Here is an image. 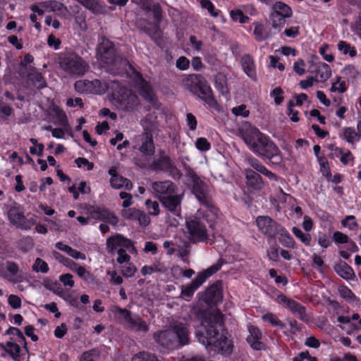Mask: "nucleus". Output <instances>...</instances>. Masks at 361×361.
<instances>
[{
    "label": "nucleus",
    "instance_id": "2",
    "mask_svg": "<svg viewBox=\"0 0 361 361\" xmlns=\"http://www.w3.org/2000/svg\"><path fill=\"white\" fill-rule=\"evenodd\" d=\"M239 134L255 154L266 157L275 163L281 161L282 158L280 156L281 151L279 147L256 127L245 123L239 128Z\"/></svg>",
    "mask_w": 361,
    "mask_h": 361
},
{
    "label": "nucleus",
    "instance_id": "35",
    "mask_svg": "<svg viewBox=\"0 0 361 361\" xmlns=\"http://www.w3.org/2000/svg\"><path fill=\"white\" fill-rule=\"evenodd\" d=\"M110 184L114 189H121L124 188L127 190H130L133 186L131 182L128 179L120 175L117 177L113 178V179H110Z\"/></svg>",
    "mask_w": 361,
    "mask_h": 361
},
{
    "label": "nucleus",
    "instance_id": "41",
    "mask_svg": "<svg viewBox=\"0 0 361 361\" xmlns=\"http://www.w3.org/2000/svg\"><path fill=\"white\" fill-rule=\"evenodd\" d=\"M280 235L279 242L284 246L288 247H293L294 241L288 231L282 226V231L279 232Z\"/></svg>",
    "mask_w": 361,
    "mask_h": 361
},
{
    "label": "nucleus",
    "instance_id": "56",
    "mask_svg": "<svg viewBox=\"0 0 361 361\" xmlns=\"http://www.w3.org/2000/svg\"><path fill=\"white\" fill-rule=\"evenodd\" d=\"M75 163L78 168L86 169L87 171H91L94 168V164L89 161L84 157H78L75 160Z\"/></svg>",
    "mask_w": 361,
    "mask_h": 361
},
{
    "label": "nucleus",
    "instance_id": "19",
    "mask_svg": "<svg viewBox=\"0 0 361 361\" xmlns=\"http://www.w3.org/2000/svg\"><path fill=\"white\" fill-rule=\"evenodd\" d=\"M159 118L164 120L166 126L162 124V128L166 130L168 137L174 140L176 134V119L171 111L167 109H162L159 113Z\"/></svg>",
    "mask_w": 361,
    "mask_h": 361
},
{
    "label": "nucleus",
    "instance_id": "59",
    "mask_svg": "<svg viewBox=\"0 0 361 361\" xmlns=\"http://www.w3.org/2000/svg\"><path fill=\"white\" fill-rule=\"evenodd\" d=\"M232 113L236 116H240L243 118L247 117L250 114V111L247 110L245 104H241L233 108Z\"/></svg>",
    "mask_w": 361,
    "mask_h": 361
},
{
    "label": "nucleus",
    "instance_id": "54",
    "mask_svg": "<svg viewBox=\"0 0 361 361\" xmlns=\"http://www.w3.org/2000/svg\"><path fill=\"white\" fill-rule=\"evenodd\" d=\"M44 3L46 4L47 12L62 11L64 8L63 5L56 1H44Z\"/></svg>",
    "mask_w": 361,
    "mask_h": 361
},
{
    "label": "nucleus",
    "instance_id": "42",
    "mask_svg": "<svg viewBox=\"0 0 361 361\" xmlns=\"http://www.w3.org/2000/svg\"><path fill=\"white\" fill-rule=\"evenodd\" d=\"M215 87L221 93L226 94L228 89L226 87V77L223 74H218L214 80Z\"/></svg>",
    "mask_w": 361,
    "mask_h": 361
},
{
    "label": "nucleus",
    "instance_id": "45",
    "mask_svg": "<svg viewBox=\"0 0 361 361\" xmlns=\"http://www.w3.org/2000/svg\"><path fill=\"white\" fill-rule=\"evenodd\" d=\"M254 35L257 41L262 42L267 39V34L262 23H256L254 30Z\"/></svg>",
    "mask_w": 361,
    "mask_h": 361
},
{
    "label": "nucleus",
    "instance_id": "32",
    "mask_svg": "<svg viewBox=\"0 0 361 361\" xmlns=\"http://www.w3.org/2000/svg\"><path fill=\"white\" fill-rule=\"evenodd\" d=\"M276 14H279L281 16L290 18L293 15V11L291 8L282 1H277L274 4L271 6V11Z\"/></svg>",
    "mask_w": 361,
    "mask_h": 361
},
{
    "label": "nucleus",
    "instance_id": "60",
    "mask_svg": "<svg viewBox=\"0 0 361 361\" xmlns=\"http://www.w3.org/2000/svg\"><path fill=\"white\" fill-rule=\"evenodd\" d=\"M248 330L250 332V336H247V341H252V340L261 338L262 334L257 327L255 326H250Z\"/></svg>",
    "mask_w": 361,
    "mask_h": 361
},
{
    "label": "nucleus",
    "instance_id": "16",
    "mask_svg": "<svg viewBox=\"0 0 361 361\" xmlns=\"http://www.w3.org/2000/svg\"><path fill=\"white\" fill-rule=\"evenodd\" d=\"M8 217L13 225L23 230L30 229L36 223L33 219H27L23 213L16 208L9 209Z\"/></svg>",
    "mask_w": 361,
    "mask_h": 361
},
{
    "label": "nucleus",
    "instance_id": "15",
    "mask_svg": "<svg viewBox=\"0 0 361 361\" xmlns=\"http://www.w3.org/2000/svg\"><path fill=\"white\" fill-rule=\"evenodd\" d=\"M106 246L109 252H118L125 249L129 252H135L132 242L119 234L109 238L106 241Z\"/></svg>",
    "mask_w": 361,
    "mask_h": 361
},
{
    "label": "nucleus",
    "instance_id": "62",
    "mask_svg": "<svg viewBox=\"0 0 361 361\" xmlns=\"http://www.w3.org/2000/svg\"><path fill=\"white\" fill-rule=\"evenodd\" d=\"M201 6L202 8H206L213 17L219 16V12L215 11L214 6L209 0H202Z\"/></svg>",
    "mask_w": 361,
    "mask_h": 361
},
{
    "label": "nucleus",
    "instance_id": "58",
    "mask_svg": "<svg viewBox=\"0 0 361 361\" xmlns=\"http://www.w3.org/2000/svg\"><path fill=\"white\" fill-rule=\"evenodd\" d=\"M136 271L135 267L131 263H126L121 267V272L126 277L133 276Z\"/></svg>",
    "mask_w": 361,
    "mask_h": 361
},
{
    "label": "nucleus",
    "instance_id": "48",
    "mask_svg": "<svg viewBox=\"0 0 361 361\" xmlns=\"http://www.w3.org/2000/svg\"><path fill=\"white\" fill-rule=\"evenodd\" d=\"M157 18L156 14L154 15V22L152 23H148L144 27L145 32L152 37L154 40L157 39V32L158 31Z\"/></svg>",
    "mask_w": 361,
    "mask_h": 361
},
{
    "label": "nucleus",
    "instance_id": "14",
    "mask_svg": "<svg viewBox=\"0 0 361 361\" xmlns=\"http://www.w3.org/2000/svg\"><path fill=\"white\" fill-rule=\"evenodd\" d=\"M1 347L15 361H27L28 359V351L25 343L21 344L11 338L10 341L2 345Z\"/></svg>",
    "mask_w": 361,
    "mask_h": 361
},
{
    "label": "nucleus",
    "instance_id": "34",
    "mask_svg": "<svg viewBox=\"0 0 361 361\" xmlns=\"http://www.w3.org/2000/svg\"><path fill=\"white\" fill-rule=\"evenodd\" d=\"M125 327L135 331H146L147 330L145 322L137 316H133Z\"/></svg>",
    "mask_w": 361,
    "mask_h": 361
},
{
    "label": "nucleus",
    "instance_id": "28",
    "mask_svg": "<svg viewBox=\"0 0 361 361\" xmlns=\"http://www.w3.org/2000/svg\"><path fill=\"white\" fill-rule=\"evenodd\" d=\"M87 9L94 14H102L105 13V6L98 0H77Z\"/></svg>",
    "mask_w": 361,
    "mask_h": 361
},
{
    "label": "nucleus",
    "instance_id": "27",
    "mask_svg": "<svg viewBox=\"0 0 361 361\" xmlns=\"http://www.w3.org/2000/svg\"><path fill=\"white\" fill-rule=\"evenodd\" d=\"M205 281L204 276H198L187 286L181 288V295L183 298H190L193 293Z\"/></svg>",
    "mask_w": 361,
    "mask_h": 361
},
{
    "label": "nucleus",
    "instance_id": "26",
    "mask_svg": "<svg viewBox=\"0 0 361 361\" xmlns=\"http://www.w3.org/2000/svg\"><path fill=\"white\" fill-rule=\"evenodd\" d=\"M334 269L338 275L345 280H352L355 277L353 269L346 262L342 260L336 263Z\"/></svg>",
    "mask_w": 361,
    "mask_h": 361
},
{
    "label": "nucleus",
    "instance_id": "18",
    "mask_svg": "<svg viewBox=\"0 0 361 361\" xmlns=\"http://www.w3.org/2000/svg\"><path fill=\"white\" fill-rule=\"evenodd\" d=\"M223 299L221 284L216 283L210 286L202 295V300L209 305H217Z\"/></svg>",
    "mask_w": 361,
    "mask_h": 361
},
{
    "label": "nucleus",
    "instance_id": "57",
    "mask_svg": "<svg viewBox=\"0 0 361 361\" xmlns=\"http://www.w3.org/2000/svg\"><path fill=\"white\" fill-rule=\"evenodd\" d=\"M231 17L233 20L238 21L240 23H245L249 19V18L247 16H245L243 11L240 10L231 11Z\"/></svg>",
    "mask_w": 361,
    "mask_h": 361
},
{
    "label": "nucleus",
    "instance_id": "39",
    "mask_svg": "<svg viewBox=\"0 0 361 361\" xmlns=\"http://www.w3.org/2000/svg\"><path fill=\"white\" fill-rule=\"evenodd\" d=\"M286 17L281 16L279 14L271 12L269 15V19L271 23V26L274 29H279V30L285 25Z\"/></svg>",
    "mask_w": 361,
    "mask_h": 361
},
{
    "label": "nucleus",
    "instance_id": "46",
    "mask_svg": "<svg viewBox=\"0 0 361 361\" xmlns=\"http://www.w3.org/2000/svg\"><path fill=\"white\" fill-rule=\"evenodd\" d=\"M338 49L339 51H341L343 54H349V55L351 57H354L357 54V51L355 49V47H351L349 44L344 41H340L338 44Z\"/></svg>",
    "mask_w": 361,
    "mask_h": 361
},
{
    "label": "nucleus",
    "instance_id": "55",
    "mask_svg": "<svg viewBox=\"0 0 361 361\" xmlns=\"http://www.w3.org/2000/svg\"><path fill=\"white\" fill-rule=\"evenodd\" d=\"M132 361H157V357L148 353H139L134 355Z\"/></svg>",
    "mask_w": 361,
    "mask_h": 361
},
{
    "label": "nucleus",
    "instance_id": "31",
    "mask_svg": "<svg viewBox=\"0 0 361 361\" xmlns=\"http://www.w3.org/2000/svg\"><path fill=\"white\" fill-rule=\"evenodd\" d=\"M55 246L57 249L66 252L73 259L82 260L86 259V255L85 253L73 249L71 246L64 244L62 242L56 243Z\"/></svg>",
    "mask_w": 361,
    "mask_h": 361
},
{
    "label": "nucleus",
    "instance_id": "64",
    "mask_svg": "<svg viewBox=\"0 0 361 361\" xmlns=\"http://www.w3.org/2000/svg\"><path fill=\"white\" fill-rule=\"evenodd\" d=\"M282 94L283 91L281 87H276L271 91L270 94L272 97H274L276 104L279 105L282 103L283 100Z\"/></svg>",
    "mask_w": 361,
    "mask_h": 361
},
{
    "label": "nucleus",
    "instance_id": "17",
    "mask_svg": "<svg viewBox=\"0 0 361 361\" xmlns=\"http://www.w3.org/2000/svg\"><path fill=\"white\" fill-rule=\"evenodd\" d=\"M159 202L166 210L173 214L175 216H180L181 196L174 194L159 196Z\"/></svg>",
    "mask_w": 361,
    "mask_h": 361
},
{
    "label": "nucleus",
    "instance_id": "3",
    "mask_svg": "<svg viewBox=\"0 0 361 361\" xmlns=\"http://www.w3.org/2000/svg\"><path fill=\"white\" fill-rule=\"evenodd\" d=\"M182 164L185 176L191 183V192L199 202L207 208L206 215L209 216L210 213L214 216V219H218L219 217V211L214 204L209 187L189 165L183 161Z\"/></svg>",
    "mask_w": 361,
    "mask_h": 361
},
{
    "label": "nucleus",
    "instance_id": "20",
    "mask_svg": "<svg viewBox=\"0 0 361 361\" xmlns=\"http://www.w3.org/2000/svg\"><path fill=\"white\" fill-rule=\"evenodd\" d=\"M279 299L286 307L300 320L308 321V317L306 314L305 307L295 300L288 298L283 295L279 296Z\"/></svg>",
    "mask_w": 361,
    "mask_h": 361
},
{
    "label": "nucleus",
    "instance_id": "43",
    "mask_svg": "<svg viewBox=\"0 0 361 361\" xmlns=\"http://www.w3.org/2000/svg\"><path fill=\"white\" fill-rule=\"evenodd\" d=\"M262 319L264 322H269L273 326H278L280 329H283L285 328L286 325L278 319L276 315L274 314L271 312H268L262 316Z\"/></svg>",
    "mask_w": 361,
    "mask_h": 361
},
{
    "label": "nucleus",
    "instance_id": "49",
    "mask_svg": "<svg viewBox=\"0 0 361 361\" xmlns=\"http://www.w3.org/2000/svg\"><path fill=\"white\" fill-rule=\"evenodd\" d=\"M344 138L350 143L359 140L360 135L351 128H345L343 133Z\"/></svg>",
    "mask_w": 361,
    "mask_h": 361
},
{
    "label": "nucleus",
    "instance_id": "33",
    "mask_svg": "<svg viewBox=\"0 0 361 361\" xmlns=\"http://www.w3.org/2000/svg\"><path fill=\"white\" fill-rule=\"evenodd\" d=\"M315 73L317 78L322 81L328 80L331 75L330 66L323 62H319L316 64Z\"/></svg>",
    "mask_w": 361,
    "mask_h": 361
},
{
    "label": "nucleus",
    "instance_id": "38",
    "mask_svg": "<svg viewBox=\"0 0 361 361\" xmlns=\"http://www.w3.org/2000/svg\"><path fill=\"white\" fill-rule=\"evenodd\" d=\"M29 80L33 85L38 89H42L46 86V82L42 75L37 71H32L28 75Z\"/></svg>",
    "mask_w": 361,
    "mask_h": 361
},
{
    "label": "nucleus",
    "instance_id": "1",
    "mask_svg": "<svg viewBox=\"0 0 361 361\" xmlns=\"http://www.w3.org/2000/svg\"><path fill=\"white\" fill-rule=\"evenodd\" d=\"M201 325L204 331H196L198 341L209 350L230 355L233 351V343L226 336L219 332V329L224 325L223 314L219 310L211 312L202 319Z\"/></svg>",
    "mask_w": 361,
    "mask_h": 361
},
{
    "label": "nucleus",
    "instance_id": "37",
    "mask_svg": "<svg viewBox=\"0 0 361 361\" xmlns=\"http://www.w3.org/2000/svg\"><path fill=\"white\" fill-rule=\"evenodd\" d=\"M177 188L171 180L159 182V196L176 193Z\"/></svg>",
    "mask_w": 361,
    "mask_h": 361
},
{
    "label": "nucleus",
    "instance_id": "44",
    "mask_svg": "<svg viewBox=\"0 0 361 361\" xmlns=\"http://www.w3.org/2000/svg\"><path fill=\"white\" fill-rule=\"evenodd\" d=\"M100 353L97 349H92L84 352L80 357V361H96Z\"/></svg>",
    "mask_w": 361,
    "mask_h": 361
},
{
    "label": "nucleus",
    "instance_id": "8",
    "mask_svg": "<svg viewBox=\"0 0 361 361\" xmlns=\"http://www.w3.org/2000/svg\"><path fill=\"white\" fill-rule=\"evenodd\" d=\"M185 86L209 106L214 107L217 103L205 78L199 74H190L184 80Z\"/></svg>",
    "mask_w": 361,
    "mask_h": 361
},
{
    "label": "nucleus",
    "instance_id": "47",
    "mask_svg": "<svg viewBox=\"0 0 361 361\" xmlns=\"http://www.w3.org/2000/svg\"><path fill=\"white\" fill-rule=\"evenodd\" d=\"M30 142L32 144V146L30 147V152L33 155H37L39 157L42 156L44 150V145L39 143L35 138H30Z\"/></svg>",
    "mask_w": 361,
    "mask_h": 361
},
{
    "label": "nucleus",
    "instance_id": "7",
    "mask_svg": "<svg viewBox=\"0 0 361 361\" xmlns=\"http://www.w3.org/2000/svg\"><path fill=\"white\" fill-rule=\"evenodd\" d=\"M57 61L61 69L71 76L84 75L88 69L87 63L71 50H66L59 53Z\"/></svg>",
    "mask_w": 361,
    "mask_h": 361
},
{
    "label": "nucleus",
    "instance_id": "29",
    "mask_svg": "<svg viewBox=\"0 0 361 361\" xmlns=\"http://www.w3.org/2000/svg\"><path fill=\"white\" fill-rule=\"evenodd\" d=\"M241 65L243 71L250 78L256 79V73L253 59L250 55H244L241 58Z\"/></svg>",
    "mask_w": 361,
    "mask_h": 361
},
{
    "label": "nucleus",
    "instance_id": "23",
    "mask_svg": "<svg viewBox=\"0 0 361 361\" xmlns=\"http://www.w3.org/2000/svg\"><path fill=\"white\" fill-rule=\"evenodd\" d=\"M246 184L249 188L254 190H260L264 187V181L261 176L251 169H245L244 171Z\"/></svg>",
    "mask_w": 361,
    "mask_h": 361
},
{
    "label": "nucleus",
    "instance_id": "50",
    "mask_svg": "<svg viewBox=\"0 0 361 361\" xmlns=\"http://www.w3.org/2000/svg\"><path fill=\"white\" fill-rule=\"evenodd\" d=\"M32 269L35 272L47 273L49 271V266L43 259L37 258L32 265Z\"/></svg>",
    "mask_w": 361,
    "mask_h": 361
},
{
    "label": "nucleus",
    "instance_id": "11",
    "mask_svg": "<svg viewBox=\"0 0 361 361\" xmlns=\"http://www.w3.org/2000/svg\"><path fill=\"white\" fill-rule=\"evenodd\" d=\"M90 219L96 220L103 221L112 226H116L118 222V217L110 211L101 207H97L90 211V216H78L77 220L82 225H87L89 223Z\"/></svg>",
    "mask_w": 361,
    "mask_h": 361
},
{
    "label": "nucleus",
    "instance_id": "51",
    "mask_svg": "<svg viewBox=\"0 0 361 361\" xmlns=\"http://www.w3.org/2000/svg\"><path fill=\"white\" fill-rule=\"evenodd\" d=\"M293 233L305 245H310L311 242V236L309 233H304L299 228L293 227Z\"/></svg>",
    "mask_w": 361,
    "mask_h": 361
},
{
    "label": "nucleus",
    "instance_id": "30",
    "mask_svg": "<svg viewBox=\"0 0 361 361\" xmlns=\"http://www.w3.org/2000/svg\"><path fill=\"white\" fill-rule=\"evenodd\" d=\"M110 312L119 320L120 323L126 326L131 317H133L130 312L126 309H122L118 306H112Z\"/></svg>",
    "mask_w": 361,
    "mask_h": 361
},
{
    "label": "nucleus",
    "instance_id": "63",
    "mask_svg": "<svg viewBox=\"0 0 361 361\" xmlns=\"http://www.w3.org/2000/svg\"><path fill=\"white\" fill-rule=\"evenodd\" d=\"M196 147L200 151H207L210 149V143L204 137H200L195 142Z\"/></svg>",
    "mask_w": 361,
    "mask_h": 361
},
{
    "label": "nucleus",
    "instance_id": "21",
    "mask_svg": "<svg viewBox=\"0 0 361 361\" xmlns=\"http://www.w3.org/2000/svg\"><path fill=\"white\" fill-rule=\"evenodd\" d=\"M54 123L64 128L67 134L73 137V132L65 112L57 106H53L50 113Z\"/></svg>",
    "mask_w": 361,
    "mask_h": 361
},
{
    "label": "nucleus",
    "instance_id": "13",
    "mask_svg": "<svg viewBox=\"0 0 361 361\" xmlns=\"http://www.w3.org/2000/svg\"><path fill=\"white\" fill-rule=\"evenodd\" d=\"M159 171L166 173L175 180H179L182 176L180 170L176 165L175 159L161 150H159Z\"/></svg>",
    "mask_w": 361,
    "mask_h": 361
},
{
    "label": "nucleus",
    "instance_id": "53",
    "mask_svg": "<svg viewBox=\"0 0 361 361\" xmlns=\"http://www.w3.org/2000/svg\"><path fill=\"white\" fill-rule=\"evenodd\" d=\"M139 209L135 208H126L121 212L122 216L128 220L136 221L139 215Z\"/></svg>",
    "mask_w": 361,
    "mask_h": 361
},
{
    "label": "nucleus",
    "instance_id": "6",
    "mask_svg": "<svg viewBox=\"0 0 361 361\" xmlns=\"http://www.w3.org/2000/svg\"><path fill=\"white\" fill-rule=\"evenodd\" d=\"M108 90L111 92V101L118 109L125 111H133L139 105L137 97L130 90L121 85L116 80L109 81Z\"/></svg>",
    "mask_w": 361,
    "mask_h": 361
},
{
    "label": "nucleus",
    "instance_id": "22",
    "mask_svg": "<svg viewBox=\"0 0 361 361\" xmlns=\"http://www.w3.org/2000/svg\"><path fill=\"white\" fill-rule=\"evenodd\" d=\"M245 161L252 168V170L257 173L264 175L271 180H278L276 175L267 169V167L255 157L252 156H247Z\"/></svg>",
    "mask_w": 361,
    "mask_h": 361
},
{
    "label": "nucleus",
    "instance_id": "10",
    "mask_svg": "<svg viewBox=\"0 0 361 361\" xmlns=\"http://www.w3.org/2000/svg\"><path fill=\"white\" fill-rule=\"evenodd\" d=\"M109 87V82H102L99 80H80L75 83V89L80 93L102 94Z\"/></svg>",
    "mask_w": 361,
    "mask_h": 361
},
{
    "label": "nucleus",
    "instance_id": "4",
    "mask_svg": "<svg viewBox=\"0 0 361 361\" xmlns=\"http://www.w3.org/2000/svg\"><path fill=\"white\" fill-rule=\"evenodd\" d=\"M190 343L188 325L179 321H172L166 330L159 331V345L168 350H175Z\"/></svg>",
    "mask_w": 361,
    "mask_h": 361
},
{
    "label": "nucleus",
    "instance_id": "5",
    "mask_svg": "<svg viewBox=\"0 0 361 361\" xmlns=\"http://www.w3.org/2000/svg\"><path fill=\"white\" fill-rule=\"evenodd\" d=\"M98 59L107 71L113 74H121L128 66L126 59L116 54L111 42L102 37L97 49Z\"/></svg>",
    "mask_w": 361,
    "mask_h": 361
},
{
    "label": "nucleus",
    "instance_id": "61",
    "mask_svg": "<svg viewBox=\"0 0 361 361\" xmlns=\"http://www.w3.org/2000/svg\"><path fill=\"white\" fill-rule=\"evenodd\" d=\"M73 275L71 274H61L59 276V281L63 284L65 286H68L70 288H73L75 285V282L73 279Z\"/></svg>",
    "mask_w": 361,
    "mask_h": 361
},
{
    "label": "nucleus",
    "instance_id": "36",
    "mask_svg": "<svg viewBox=\"0 0 361 361\" xmlns=\"http://www.w3.org/2000/svg\"><path fill=\"white\" fill-rule=\"evenodd\" d=\"M140 150L146 155H151L154 152V146L152 135L149 134L145 135Z\"/></svg>",
    "mask_w": 361,
    "mask_h": 361
},
{
    "label": "nucleus",
    "instance_id": "52",
    "mask_svg": "<svg viewBox=\"0 0 361 361\" xmlns=\"http://www.w3.org/2000/svg\"><path fill=\"white\" fill-rule=\"evenodd\" d=\"M7 334L13 335L14 337L12 338L14 341L19 342L21 344H25V337L23 333L16 327H10L6 331Z\"/></svg>",
    "mask_w": 361,
    "mask_h": 361
},
{
    "label": "nucleus",
    "instance_id": "40",
    "mask_svg": "<svg viewBox=\"0 0 361 361\" xmlns=\"http://www.w3.org/2000/svg\"><path fill=\"white\" fill-rule=\"evenodd\" d=\"M73 271L87 283H92L94 280L93 275L83 266L78 265V267L73 268Z\"/></svg>",
    "mask_w": 361,
    "mask_h": 361
},
{
    "label": "nucleus",
    "instance_id": "9",
    "mask_svg": "<svg viewBox=\"0 0 361 361\" xmlns=\"http://www.w3.org/2000/svg\"><path fill=\"white\" fill-rule=\"evenodd\" d=\"M212 216L211 219H208V216H202L199 211L195 216H190L186 220V227L192 242H204L208 239L205 221H212L216 219H214L213 215Z\"/></svg>",
    "mask_w": 361,
    "mask_h": 361
},
{
    "label": "nucleus",
    "instance_id": "12",
    "mask_svg": "<svg viewBox=\"0 0 361 361\" xmlns=\"http://www.w3.org/2000/svg\"><path fill=\"white\" fill-rule=\"evenodd\" d=\"M259 231L268 238H276L282 226L269 216H259L256 219Z\"/></svg>",
    "mask_w": 361,
    "mask_h": 361
},
{
    "label": "nucleus",
    "instance_id": "25",
    "mask_svg": "<svg viewBox=\"0 0 361 361\" xmlns=\"http://www.w3.org/2000/svg\"><path fill=\"white\" fill-rule=\"evenodd\" d=\"M6 269H4L3 265H0V276L9 281L16 283L15 278L19 271L18 264L13 262L8 261L6 262Z\"/></svg>",
    "mask_w": 361,
    "mask_h": 361
},
{
    "label": "nucleus",
    "instance_id": "24",
    "mask_svg": "<svg viewBox=\"0 0 361 361\" xmlns=\"http://www.w3.org/2000/svg\"><path fill=\"white\" fill-rule=\"evenodd\" d=\"M134 87L139 91L145 99L152 101L153 97L152 89L147 82L144 80L141 75L137 72L134 73Z\"/></svg>",
    "mask_w": 361,
    "mask_h": 361
}]
</instances>
